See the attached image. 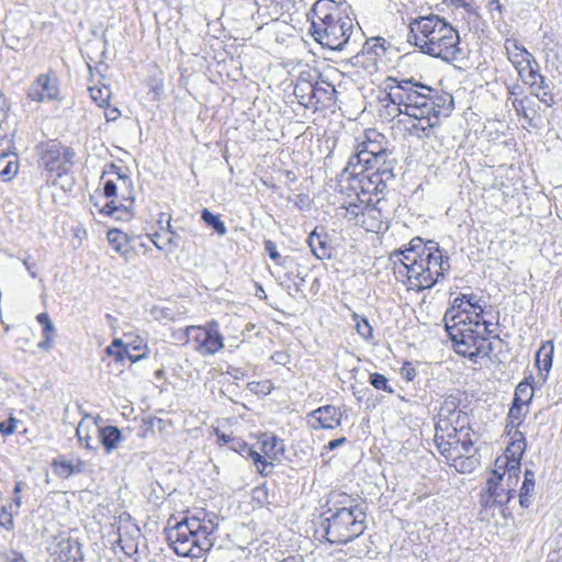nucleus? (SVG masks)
<instances>
[{"mask_svg": "<svg viewBox=\"0 0 562 562\" xmlns=\"http://www.w3.org/2000/svg\"><path fill=\"white\" fill-rule=\"evenodd\" d=\"M391 153H386L383 155V158L379 160V162H372V171L382 176L386 180H392L394 178L393 169H394V160L390 159Z\"/></svg>", "mask_w": 562, "mask_h": 562, "instance_id": "473e14b6", "label": "nucleus"}, {"mask_svg": "<svg viewBox=\"0 0 562 562\" xmlns=\"http://www.w3.org/2000/svg\"><path fill=\"white\" fill-rule=\"evenodd\" d=\"M385 145V137L381 133L375 130L366 131L363 139L357 145V151L349 158L347 166L352 169L379 162L383 155L389 153Z\"/></svg>", "mask_w": 562, "mask_h": 562, "instance_id": "9b49d317", "label": "nucleus"}, {"mask_svg": "<svg viewBox=\"0 0 562 562\" xmlns=\"http://www.w3.org/2000/svg\"><path fill=\"white\" fill-rule=\"evenodd\" d=\"M89 91L91 99L98 106L103 108L105 105H109L111 91L106 86L90 87Z\"/></svg>", "mask_w": 562, "mask_h": 562, "instance_id": "a19ab883", "label": "nucleus"}, {"mask_svg": "<svg viewBox=\"0 0 562 562\" xmlns=\"http://www.w3.org/2000/svg\"><path fill=\"white\" fill-rule=\"evenodd\" d=\"M505 49L514 68H518L530 56V53L516 40H506Z\"/></svg>", "mask_w": 562, "mask_h": 562, "instance_id": "7c9ffc66", "label": "nucleus"}, {"mask_svg": "<svg viewBox=\"0 0 562 562\" xmlns=\"http://www.w3.org/2000/svg\"><path fill=\"white\" fill-rule=\"evenodd\" d=\"M386 41L382 37H373L371 40L366 41L362 45L361 53L363 55H374L375 57H381L386 52Z\"/></svg>", "mask_w": 562, "mask_h": 562, "instance_id": "e433bc0d", "label": "nucleus"}, {"mask_svg": "<svg viewBox=\"0 0 562 562\" xmlns=\"http://www.w3.org/2000/svg\"><path fill=\"white\" fill-rule=\"evenodd\" d=\"M419 255H414L408 252L406 249L395 250L391 254V259L394 265L400 263L396 272L400 274H405L407 277V271L419 261Z\"/></svg>", "mask_w": 562, "mask_h": 562, "instance_id": "c756f323", "label": "nucleus"}, {"mask_svg": "<svg viewBox=\"0 0 562 562\" xmlns=\"http://www.w3.org/2000/svg\"><path fill=\"white\" fill-rule=\"evenodd\" d=\"M184 336L187 342L195 344L194 349L201 356H212L224 348V337L218 331L216 321H211L205 326H188Z\"/></svg>", "mask_w": 562, "mask_h": 562, "instance_id": "f8f14e48", "label": "nucleus"}, {"mask_svg": "<svg viewBox=\"0 0 562 562\" xmlns=\"http://www.w3.org/2000/svg\"><path fill=\"white\" fill-rule=\"evenodd\" d=\"M265 250L268 252L269 257L278 262V260L281 258L276 244L272 240H266L265 241Z\"/></svg>", "mask_w": 562, "mask_h": 562, "instance_id": "bf43d9fd", "label": "nucleus"}, {"mask_svg": "<svg viewBox=\"0 0 562 562\" xmlns=\"http://www.w3.org/2000/svg\"><path fill=\"white\" fill-rule=\"evenodd\" d=\"M516 483L515 480H508L506 471L496 468L487 479L485 492L481 494L482 505L488 507L507 504L515 492L512 485Z\"/></svg>", "mask_w": 562, "mask_h": 562, "instance_id": "4468645a", "label": "nucleus"}, {"mask_svg": "<svg viewBox=\"0 0 562 562\" xmlns=\"http://www.w3.org/2000/svg\"><path fill=\"white\" fill-rule=\"evenodd\" d=\"M392 83L393 82H390V77H389L386 80V93L380 100L383 104V110H381L380 116L387 121H392L401 114L404 115V105L397 104V101L393 100V98L391 95Z\"/></svg>", "mask_w": 562, "mask_h": 562, "instance_id": "cd10ccee", "label": "nucleus"}, {"mask_svg": "<svg viewBox=\"0 0 562 562\" xmlns=\"http://www.w3.org/2000/svg\"><path fill=\"white\" fill-rule=\"evenodd\" d=\"M371 204L372 203H363L355 196V199L342 205L345 210L344 217L368 229V215L373 212L370 209Z\"/></svg>", "mask_w": 562, "mask_h": 562, "instance_id": "4be33fe9", "label": "nucleus"}, {"mask_svg": "<svg viewBox=\"0 0 562 562\" xmlns=\"http://www.w3.org/2000/svg\"><path fill=\"white\" fill-rule=\"evenodd\" d=\"M337 496L340 507L325 513L327 516L322 519L319 530L329 543L346 544L364 532L366 513L358 504L348 505L352 503L348 495L340 493Z\"/></svg>", "mask_w": 562, "mask_h": 562, "instance_id": "39448f33", "label": "nucleus"}, {"mask_svg": "<svg viewBox=\"0 0 562 562\" xmlns=\"http://www.w3.org/2000/svg\"><path fill=\"white\" fill-rule=\"evenodd\" d=\"M521 93L522 88L518 82L507 86L508 98H521Z\"/></svg>", "mask_w": 562, "mask_h": 562, "instance_id": "e2e57ef3", "label": "nucleus"}, {"mask_svg": "<svg viewBox=\"0 0 562 562\" xmlns=\"http://www.w3.org/2000/svg\"><path fill=\"white\" fill-rule=\"evenodd\" d=\"M550 86L547 81V78L544 76H540L539 79L536 81V85L533 87H530V90H531V94L535 93L536 91H541V90H546V89H549Z\"/></svg>", "mask_w": 562, "mask_h": 562, "instance_id": "0e129e2a", "label": "nucleus"}, {"mask_svg": "<svg viewBox=\"0 0 562 562\" xmlns=\"http://www.w3.org/2000/svg\"><path fill=\"white\" fill-rule=\"evenodd\" d=\"M54 464L59 476L68 477L76 471L71 462L66 460H61L59 462L55 461Z\"/></svg>", "mask_w": 562, "mask_h": 562, "instance_id": "09e8293b", "label": "nucleus"}, {"mask_svg": "<svg viewBox=\"0 0 562 562\" xmlns=\"http://www.w3.org/2000/svg\"><path fill=\"white\" fill-rule=\"evenodd\" d=\"M101 181L103 182V194L105 198H117L119 190L121 191V201L117 203L115 200L109 201L101 210V213L112 216L116 220H128L131 209L134 203V187L131 177L123 173L121 168L115 164L105 166Z\"/></svg>", "mask_w": 562, "mask_h": 562, "instance_id": "423d86ee", "label": "nucleus"}, {"mask_svg": "<svg viewBox=\"0 0 562 562\" xmlns=\"http://www.w3.org/2000/svg\"><path fill=\"white\" fill-rule=\"evenodd\" d=\"M445 326L449 338L453 342L454 351L467 358L468 352L472 353V350L477 345V340H480L483 335L480 331V319H464L460 324L454 322L446 324Z\"/></svg>", "mask_w": 562, "mask_h": 562, "instance_id": "ddd939ff", "label": "nucleus"}, {"mask_svg": "<svg viewBox=\"0 0 562 562\" xmlns=\"http://www.w3.org/2000/svg\"><path fill=\"white\" fill-rule=\"evenodd\" d=\"M18 170L19 164L14 155L0 154V179L2 181H10L18 173Z\"/></svg>", "mask_w": 562, "mask_h": 562, "instance_id": "2f4dec72", "label": "nucleus"}, {"mask_svg": "<svg viewBox=\"0 0 562 562\" xmlns=\"http://www.w3.org/2000/svg\"><path fill=\"white\" fill-rule=\"evenodd\" d=\"M218 528V516L199 509L187 515L173 526L168 522L166 539L173 551L181 557L201 558L215 544V531Z\"/></svg>", "mask_w": 562, "mask_h": 562, "instance_id": "f03ea898", "label": "nucleus"}, {"mask_svg": "<svg viewBox=\"0 0 562 562\" xmlns=\"http://www.w3.org/2000/svg\"><path fill=\"white\" fill-rule=\"evenodd\" d=\"M407 42L418 47L422 53L447 61L456 59L460 52L458 31L437 14L413 19L409 22Z\"/></svg>", "mask_w": 562, "mask_h": 562, "instance_id": "7ed1b4c3", "label": "nucleus"}, {"mask_svg": "<svg viewBox=\"0 0 562 562\" xmlns=\"http://www.w3.org/2000/svg\"><path fill=\"white\" fill-rule=\"evenodd\" d=\"M525 63L528 68V71L540 70V65L531 53L530 56H528V58L525 59Z\"/></svg>", "mask_w": 562, "mask_h": 562, "instance_id": "69168bd1", "label": "nucleus"}, {"mask_svg": "<svg viewBox=\"0 0 562 562\" xmlns=\"http://www.w3.org/2000/svg\"><path fill=\"white\" fill-rule=\"evenodd\" d=\"M76 434H77V437H78V441L81 443V445H85V447L87 449H92V437L86 432L83 434V426L82 424L80 423L76 429Z\"/></svg>", "mask_w": 562, "mask_h": 562, "instance_id": "4d7b16f0", "label": "nucleus"}, {"mask_svg": "<svg viewBox=\"0 0 562 562\" xmlns=\"http://www.w3.org/2000/svg\"><path fill=\"white\" fill-rule=\"evenodd\" d=\"M554 345L552 340L544 341L536 355V366L539 371H544L543 379L547 378L552 367Z\"/></svg>", "mask_w": 562, "mask_h": 562, "instance_id": "c85d7f7f", "label": "nucleus"}, {"mask_svg": "<svg viewBox=\"0 0 562 562\" xmlns=\"http://www.w3.org/2000/svg\"><path fill=\"white\" fill-rule=\"evenodd\" d=\"M540 76V70L528 71V74H526L525 76L521 75V81L525 85L529 86L530 88L536 85V81L539 79Z\"/></svg>", "mask_w": 562, "mask_h": 562, "instance_id": "052dcab7", "label": "nucleus"}, {"mask_svg": "<svg viewBox=\"0 0 562 562\" xmlns=\"http://www.w3.org/2000/svg\"><path fill=\"white\" fill-rule=\"evenodd\" d=\"M541 103H543L546 106L550 108L555 103L554 95L551 91V89H546L541 91H536L532 93Z\"/></svg>", "mask_w": 562, "mask_h": 562, "instance_id": "3c124183", "label": "nucleus"}, {"mask_svg": "<svg viewBox=\"0 0 562 562\" xmlns=\"http://www.w3.org/2000/svg\"><path fill=\"white\" fill-rule=\"evenodd\" d=\"M516 114L522 117L529 126L536 127L535 119L538 115L539 105L528 95L521 98H508Z\"/></svg>", "mask_w": 562, "mask_h": 562, "instance_id": "5701e85b", "label": "nucleus"}, {"mask_svg": "<svg viewBox=\"0 0 562 562\" xmlns=\"http://www.w3.org/2000/svg\"><path fill=\"white\" fill-rule=\"evenodd\" d=\"M310 32L324 48L342 50L351 42L352 19L346 9L336 1L318 0L312 8Z\"/></svg>", "mask_w": 562, "mask_h": 562, "instance_id": "20e7f679", "label": "nucleus"}, {"mask_svg": "<svg viewBox=\"0 0 562 562\" xmlns=\"http://www.w3.org/2000/svg\"><path fill=\"white\" fill-rule=\"evenodd\" d=\"M314 93V83H295L294 95L299 103L305 108H312V94Z\"/></svg>", "mask_w": 562, "mask_h": 562, "instance_id": "4c0bfd02", "label": "nucleus"}, {"mask_svg": "<svg viewBox=\"0 0 562 562\" xmlns=\"http://www.w3.org/2000/svg\"><path fill=\"white\" fill-rule=\"evenodd\" d=\"M310 416L317 424L312 425L314 429H334L340 425L342 414L338 407L325 405L313 411Z\"/></svg>", "mask_w": 562, "mask_h": 562, "instance_id": "aec40b11", "label": "nucleus"}, {"mask_svg": "<svg viewBox=\"0 0 562 562\" xmlns=\"http://www.w3.org/2000/svg\"><path fill=\"white\" fill-rule=\"evenodd\" d=\"M229 448L240 456L251 459L260 473L268 465L266 459L240 438L232 439Z\"/></svg>", "mask_w": 562, "mask_h": 562, "instance_id": "b1692460", "label": "nucleus"}, {"mask_svg": "<svg viewBox=\"0 0 562 562\" xmlns=\"http://www.w3.org/2000/svg\"><path fill=\"white\" fill-rule=\"evenodd\" d=\"M369 382L376 390H382L390 394L394 393V390L390 385L387 378L381 373H371L369 376Z\"/></svg>", "mask_w": 562, "mask_h": 562, "instance_id": "37998d69", "label": "nucleus"}, {"mask_svg": "<svg viewBox=\"0 0 562 562\" xmlns=\"http://www.w3.org/2000/svg\"><path fill=\"white\" fill-rule=\"evenodd\" d=\"M491 336H484L482 335L481 339L477 340V345L471 352H468V359L472 361L473 363H477L479 357H490V355L493 352L494 347L492 342H487V339Z\"/></svg>", "mask_w": 562, "mask_h": 562, "instance_id": "f704fd0d", "label": "nucleus"}, {"mask_svg": "<svg viewBox=\"0 0 562 562\" xmlns=\"http://www.w3.org/2000/svg\"><path fill=\"white\" fill-rule=\"evenodd\" d=\"M389 180L372 171L371 166L349 168L346 166L338 178L341 193L352 195L363 203H373L372 195L385 191Z\"/></svg>", "mask_w": 562, "mask_h": 562, "instance_id": "0eeeda50", "label": "nucleus"}, {"mask_svg": "<svg viewBox=\"0 0 562 562\" xmlns=\"http://www.w3.org/2000/svg\"><path fill=\"white\" fill-rule=\"evenodd\" d=\"M10 110V104L5 95L0 91V123L5 121Z\"/></svg>", "mask_w": 562, "mask_h": 562, "instance_id": "680f3d73", "label": "nucleus"}, {"mask_svg": "<svg viewBox=\"0 0 562 562\" xmlns=\"http://www.w3.org/2000/svg\"><path fill=\"white\" fill-rule=\"evenodd\" d=\"M318 78H321V74L304 70L299 75L296 83H315Z\"/></svg>", "mask_w": 562, "mask_h": 562, "instance_id": "864d4df0", "label": "nucleus"}, {"mask_svg": "<svg viewBox=\"0 0 562 562\" xmlns=\"http://www.w3.org/2000/svg\"><path fill=\"white\" fill-rule=\"evenodd\" d=\"M356 327L361 337L369 339L372 336V327L366 318H361V321L357 323Z\"/></svg>", "mask_w": 562, "mask_h": 562, "instance_id": "5fc2aeb1", "label": "nucleus"}, {"mask_svg": "<svg viewBox=\"0 0 562 562\" xmlns=\"http://www.w3.org/2000/svg\"><path fill=\"white\" fill-rule=\"evenodd\" d=\"M82 559L80 544L70 538H63L49 548L48 562H79Z\"/></svg>", "mask_w": 562, "mask_h": 562, "instance_id": "6ab92c4d", "label": "nucleus"}, {"mask_svg": "<svg viewBox=\"0 0 562 562\" xmlns=\"http://www.w3.org/2000/svg\"><path fill=\"white\" fill-rule=\"evenodd\" d=\"M526 447L527 443L524 434L519 430H515L504 456L496 459L495 467L498 470L506 471L508 474V480H515V482H518L520 473V461L525 453Z\"/></svg>", "mask_w": 562, "mask_h": 562, "instance_id": "2eb2a0df", "label": "nucleus"}, {"mask_svg": "<svg viewBox=\"0 0 562 562\" xmlns=\"http://www.w3.org/2000/svg\"><path fill=\"white\" fill-rule=\"evenodd\" d=\"M439 247L435 240L424 241L420 237L413 238L408 246L405 248L408 252L414 255H426L427 252L435 250Z\"/></svg>", "mask_w": 562, "mask_h": 562, "instance_id": "72a5a7b5", "label": "nucleus"}, {"mask_svg": "<svg viewBox=\"0 0 562 562\" xmlns=\"http://www.w3.org/2000/svg\"><path fill=\"white\" fill-rule=\"evenodd\" d=\"M390 82H393L391 86L393 100L404 105V115L416 121L411 130L418 137H427L428 132L439 124L440 116H448L452 110V95L441 93L414 78L390 77Z\"/></svg>", "mask_w": 562, "mask_h": 562, "instance_id": "f257e3e1", "label": "nucleus"}, {"mask_svg": "<svg viewBox=\"0 0 562 562\" xmlns=\"http://www.w3.org/2000/svg\"><path fill=\"white\" fill-rule=\"evenodd\" d=\"M502 3L499 0H491L487 3V9L491 13H494L495 11L498 12V14L502 13Z\"/></svg>", "mask_w": 562, "mask_h": 562, "instance_id": "338daca9", "label": "nucleus"}, {"mask_svg": "<svg viewBox=\"0 0 562 562\" xmlns=\"http://www.w3.org/2000/svg\"><path fill=\"white\" fill-rule=\"evenodd\" d=\"M471 313L467 306V301L463 299V294H460L452 301L451 307L445 313V325L454 322L460 324L464 319H470Z\"/></svg>", "mask_w": 562, "mask_h": 562, "instance_id": "a878e982", "label": "nucleus"}, {"mask_svg": "<svg viewBox=\"0 0 562 562\" xmlns=\"http://www.w3.org/2000/svg\"><path fill=\"white\" fill-rule=\"evenodd\" d=\"M400 374L404 380L411 382L415 379L417 370L411 362H404L400 370Z\"/></svg>", "mask_w": 562, "mask_h": 562, "instance_id": "603ef678", "label": "nucleus"}, {"mask_svg": "<svg viewBox=\"0 0 562 562\" xmlns=\"http://www.w3.org/2000/svg\"><path fill=\"white\" fill-rule=\"evenodd\" d=\"M312 108H331L336 103L335 86L322 77L318 78L314 83V93L312 94Z\"/></svg>", "mask_w": 562, "mask_h": 562, "instance_id": "412c9836", "label": "nucleus"}, {"mask_svg": "<svg viewBox=\"0 0 562 562\" xmlns=\"http://www.w3.org/2000/svg\"><path fill=\"white\" fill-rule=\"evenodd\" d=\"M18 420L13 417L0 423V432L3 436H10L14 432Z\"/></svg>", "mask_w": 562, "mask_h": 562, "instance_id": "6e6d98bb", "label": "nucleus"}, {"mask_svg": "<svg viewBox=\"0 0 562 562\" xmlns=\"http://www.w3.org/2000/svg\"><path fill=\"white\" fill-rule=\"evenodd\" d=\"M533 396V387L529 382H520L515 390L514 401L518 404L528 405Z\"/></svg>", "mask_w": 562, "mask_h": 562, "instance_id": "ea45409f", "label": "nucleus"}, {"mask_svg": "<svg viewBox=\"0 0 562 562\" xmlns=\"http://www.w3.org/2000/svg\"><path fill=\"white\" fill-rule=\"evenodd\" d=\"M5 562H26L22 554L18 552H11L7 555Z\"/></svg>", "mask_w": 562, "mask_h": 562, "instance_id": "774afa93", "label": "nucleus"}, {"mask_svg": "<svg viewBox=\"0 0 562 562\" xmlns=\"http://www.w3.org/2000/svg\"><path fill=\"white\" fill-rule=\"evenodd\" d=\"M98 434L106 453H111L123 441V435L116 426L98 428Z\"/></svg>", "mask_w": 562, "mask_h": 562, "instance_id": "bb28decb", "label": "nucleus"}, {"mask_svg": "<svg viewBox=\"0 0 562 562\" xmlns=\"http://www.w3.org/2000/svg\"><path fill=\"white\" fill-rule=\"evenodd\" d=\"M111 356H113L116 361H122L125 357H127L132 362H136V361L145 358L146 353L144 352V353H139V355H134V353L130 352L126 347H122V348H115L114 353H112Z\"/></svg>", "mask_w": 562, "mask_h": 562, "instance_id": "49530a36", "label": "nucleus"}, {"mask_svg": "<svg viewBox=\"0 0 562 562\" xmlns=\"http://www.w3.org/2000/svg\"><path fill=\"white\" fill-rule=\"evenodd\" d=\"M308 246L313 255L321 260L330 258V247L327 243V236L324 234V229L318 232L316 227L307 238Z\"/></svg>", "mask_w": 562, "mask_h": 562, "instance_id": "393cba45", "label": "nucleus"}, {"mask_svg": "<svg viewBox=\"0 0 562 562\" xmlns=\"http://www.w3.org/2000/svg\"><path fill=\"white\" fill-rule=\"evenodd\" d=\"M74 156L75 153L70 148L49 142L44 146L38 162L48 172L60 177L70 169Z\"/></svg>", "mask_w": 562, "mask_h": 562, "instance_id": "dca6fc26", "label": "nucleus"}, {"mask_svg": "<svg viewBox=\"0 0 562 562\" xmlns=\"http://www.w3.org/2000/svg\"><path fill=\"white\" fill-rule=\"evenodd\" d=\"M59 94L58 81L48 74L40 75L27 90V97L34 102L57 100Z\"/></svg>", "mask_w": 562, "mask_h": 562, "instance_id": "a211bd4d", "label": "nucleus"}, {"mask_svg": "<svg viewBox=\"0 0 562 562\" xmlns=\"http://www.w3.org/2000/svg\"><path fill=\"white\" fill-rule=\"evenodd\" d=\"M463 299L467 301L468 308L472 312L470 319H480L484 314L486 302L475 294H463Z\"/></svg>", "mask_w": 562, "mask_h": 562, "instance_id": "c9c22d12", "label": "nucleus"}, {"mask_svg": "<svg viewBox=\"0 0 562 562\" xmlns=\"http://www.w3.org/2000/svg\"><path fill=\"white\" fill-rule=\"evenodd\" d=\"M527 405H524V404H518L516 402H513L510 408H509V412H508V416H507V419H510L514 422H518V423H521L524 417L526 416L527 414V408H525Z\"/></svg>", "mask_w": 562, "mask_h": 562, "instance_id": "a18cd8bd", "label": "nucleus"}, {"mask_svg": "<svg viewBox=\"0 0 562 562\" xmlns=\"http://www.w3.org/2000/svg\"><path fill=\"white\" fill-rule=\"evenodd\" d=\"M449 269V258L443 257L439 247L436 251L422 255L419 261L407 271L408 289L417 292L431 289Z\"/></svg>", "mask_w": 562, "mask_h": 562, "instance_id": "1a4fd4ad", "label": "nucleus"}, {"mask_svg": "<svg viewBox=\"0 0 562 562\" xmlns=\"http://www.w3.org/2000/svg\"><path fill=\"white\" fill-rule=\"evenodd\" d=\"M140 536V529L136 524L132 522L128 514L120 516L117 543L128 558H133L138 553V540Z\"/></svg>", "mask_w": 562, "mask_h": 562, "instance_id": "f3484780", "label": "nucleus"}, {"mask_svg": "<svg viewBox=\"0 0 562 562\" xmlns=\"http://www.w3.org/2000/svg\"><path fill=\"white\" fill-rule=\"evenodd\" d=\"M108 240L116 251H121L122 245L126 241V236L119 229H110Z\"/></svg>", "mask_w": 562, "mask_h": 562, "instance_id": "de8ad7c7", "label": "nucleus"}, {"mask_svg": "<svg viewBox=\"0 0 562 562\" xmlns=\"http://www.w3.org/2000/svg\"><path fill=\"white\" fill-rule=\"evenodd\" d=\"M533 490H535V480H531V477L524 480L522 486L520 488V494H519V503H520L521 507H524V508L529 507L530 496H531Z\"/></svg>", "mask_w": 562, "mask_h": 562, "instance_id": "79ce46f5", "label": "nucleus"}, {"mask_svg": "<svg viewBox=\"0 0 562 562\" xmlns=\"http://www.w3.org/2000/svg\"><path fill=\"white\" fill-rule=\"evenodd\" d=\"M202 221L210 227H212L220 236H224L227 233V228L220 215H215L207 209H203L201 212Z\"/></svg>", "mask_w": 562, "mask_h": 562, "instance_id": "58836bf2", "label": "nucleus"}, {"mask_svg": "<svg viewBox=\"0 0 562 562\" xmlns=\"http://www.w3.org/2000/svg\"><path fill=\"white\" fill-rule=\"evenodd\" d=\"M55 335L56 330L54 324H46V326L43 327V340L38 342V348L49 350L53 346Z\"/></svg>", "mask_w": 562, "mask_h": 562, "instance_id": "c03bdc74", "label": "nucleus"}, {"mask_svg": "<svg viewBox=\"0 0 562 562\" xmlns=\"http://www.w3.org/2000/svg\"><path fill=\"white\" fill-rule=\"evenodd\" d=\"M263 451L266 454L277 453L278 450H282V442L277 437H271L268 440L262 441Z\"/></svg>", "mask_w": 562, "mask_h": 562, "instance_id": "8fccbe9b", "label": "nucleus"}, {"mask_svg": "<svg viewBox=\"0 0 562 562\" xmlns=\"http://www.w3.org/2000/svg\"><path fill=\"white\" fill-rule=\"evenodd\" d=\"M370 209L373 211L372 213H370V215H368V227H381L382 226V221H381V213L379 210H376L375 207H372L370 205Z\"/></svg>", "mask_w": 562, "mask_h": 562, "instance_id": "13d9d810", "label": "nucleus"}, {"mask_svg": "<svg viewBox=\"0 0 562 562\" xmlns=\"http://www.w3.org/2000/svg\"><path fill=\"white\" fill-rule=\"evenodd\" d=\"M475 440L476 434L470 427H461L457 439L451 443V454H441L458 472L471 473L479 464L477 449L474 447Z\"/></svg>", "mask_w": 562, "mask_h": 562, "instance_id": "9d476101", "label": "nucleus"}, {"mask_svg": "<svg viewBox=\"0 0 562 562\" xmlns=\"http://www.w3.org/2000/svg\"><path fill=\"white\" fill-rule=\"evenodd\" d=\"M461 427H469V416L459 408L456 397L448 396L439 408L435 427V443L440 453L451 454V443L457 439Z\"/></svg>", "mask_w": 562, "mask_h": 562, "instance_id": "6e6552de", "label": "nucleus"}]
</instances>
